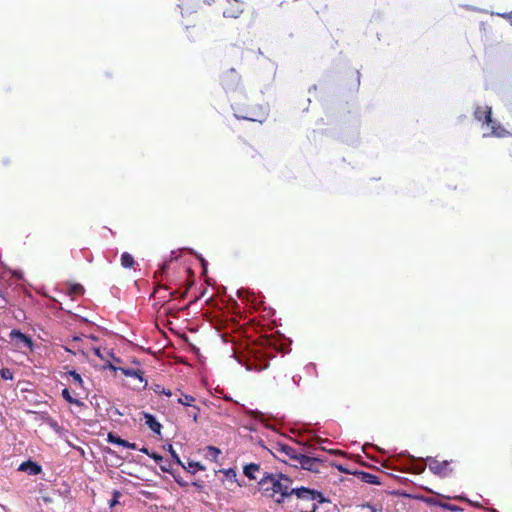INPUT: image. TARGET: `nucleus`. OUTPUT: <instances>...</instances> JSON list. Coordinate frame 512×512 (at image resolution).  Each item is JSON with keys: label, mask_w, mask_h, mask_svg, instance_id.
<instances>
[{"label": "nucleus", "mask_w": 512, "mask_h": 512, "mask_svg": "<svg viewBox=\"0 0 512 512\" xmlns=\"http://www.w3.org/2000/svg\"><path fill=\"white\" fill-rule=\"evenodd\" d=\"M259 484L268 491L270 488L278 496L275 498V502L282 504L285 498L293 495V489L291 487L292 480L283 474H269L264 472L259 478Z\"/></svg>", "instance_id": "f257e3e1"}, {"label": "nucleus", "mask_w": 512, "mask_h": 512, "mask_svg": "<svg viewBox=\"0 0 512 512\" xmlns=\"http://www.w3.org/2000/svg\"><path fill=\"white\" fill-rule=\"evenodd\" d=\"M232 109L234 110V116L237 119L248 120L253 122L262 123L265 121L268 115L267 108L261 105H258L250 109H246L240 106L239 104H232Z\"/></svg>", "instance_id": "f03ea898"}, {"label": "nucleus", "mask_w": 512, "mask_h": 512, "mask_svg": "<svg viewBox=\"0 0 512 512\" xmlns=\"http://www.w3.org/2000/svg\"><path fill=\"white\" fill-rule=\"evenodd\" d=\"M474 116L479 122H482L483 124H486L488 127L491 128L490 135H494L497 137H503L506 135L507 132L505 131V129L502 128L496 121L492 120L491 107L477 106L474 111Z\"/></svg>", "instance_id": "7ed1b4c3"}, {"label": "nucleus", "mask_w": 512, "mask_h": 512, "mask_svg": "<svg viewBox=\"0 0 512 512\" xmlns=\"http://www.w3.org/2000/svg\"><path fill=\"white\" fill-rule=\"evenodd\" d=\"M298 460L293 463L295 467L300 466L302 469L311 471V472H319V467L321 465V460L317 457L308 456L305 452V449L300 454Z\"/></svg>", "instance_id": "20e7f679"}, {"label": "nucleus", "mask_w": 512, "mask_h": 512, "mask_svg": "<svg viewBox=\"0 0 512 512\" xmlns=\"http://www.w3.org/2000/svg\"><path fill=\"white\" fill-rule=\"evenodd\" d=\"M275 449L279 453L280 457H283L282 460L284 462L290 460L293 463H295L298 460L299 456H301L300 454L304 450V447L298 449L289 444L278 443Z\"/></svg>", "instance_id": "39448f33"}, {"label": "nucleus", "mask_w": 512, "mask_h": 512, "mask_svg": "<svg viewBox=\"0 0 512 512\" xmlns=\"http://www.w3.org/2000/svg\"><path fill=\"white\" fill-rule=\"evenodd\" d=\"M240 83V76L235 69L228 70L222 77V85L227 92L236 91Z\"/></svg>", "instance_id": "423d86ee"}, {"label": "nucleus", "mask_w": 512, "mask_h": 512, "mask_svg": "<svg viewBox=\"0 0 512 512\" xmlns=\"http://www.w3.org/2000/svg\"><path fill=\"white\" fill-rule=\"evenodd\" d=\"M429 469L436 475L445 477L448 475V461H438L435 458L427 457L426 459Z\"/></svg>", "instance_id": "0eeeda50"}, {"label": "nucleus", "mask_w": 512, "mask_h": 512, "mask_svg": "<svg viewBox=\"0 0 512 512\" xmlns=\"http://www.w3.org/2000/svg\"><path fill=\"white\" fill-rule=\"evenodd\" d=\"M10 338L15 341L16 345L21 347H27L30 350H33V341L26 334L22 333L20 330L13 329L10 332Z\"/></svg>", "instance_id": "6e6552de"}, {"label": "nucleus", "mask_w": 512, "mask_h": 512, "mask_svg": "<svg viewBox=\"0 0 512 512\" xmlns=\"http://www.w3.org/2000/svg\"><path fill=\"white\" fill-rule=\"evenodd\" d=\"M230 5L227 7L223 16L226 18H238L244 11L242 4L238 0H227Z\"/></svg>", "instance_id": "1a4fd4ad"}, {"label": "nucleus", "mask_w": 512, "mask_h": 512, "mask_svg": "<svg viewBox=\"0 0 512 512\" xmlns=\"http://www.w3.org/2000/svg\"><path fill=\"white\" fill-rule=\"evenodd\" d=\"M18 470L26 472L29 475H38L39 473H41L42 468L36 462L28 460V461H25L22 464H20Z\"/></svg>", "instance_id": "9d476101"}, {"label": "nucleus", "mask_w": 512, "mask_h": 512, "mask_svg": "<svg viewBox=\"0 0 512 512\" xmlns=\"http://www.w3.org/2000/svg\"><path fill=\"white\" fill-rule=\"evenodd\" d=\"M107 440L111 444L123 446L125 448L133 449V450L137 449V446H136L135 443H130V442L120 438L119 436H117V435H115L113 433H109L108 434Z\"/></svg>", "instance_id": "9b49d317"}, {"label": "nucleus", "mask_w": 512, "mask_h": 512, "mask_svg": "<svg viewBox=\"0 0 512 512\" xmlns=\"http://www.w3.org/2000/svg\"><path fill=\"white\" fill-rule=\"evenodd\" d=\"M314 489H309L306 487H299L293 489V495H295L298 499L312 501L313 500Z\"/></svg>", "instance_id": "f8f14e48"}, {"label": "nucleus", "mask_w": 512, "mask_h": 512, "mask_svg": "<svg viewBox=\"0 0 512 512\" xmlns=\"http://www.w3.org/2000/svg\"><path fill=\"white\" fill-rule=\"evenodd\" d=\"M145 424L156 434H160L162 425L160 422L149 413H144Z\"/></svg>", "instance_id": "ddd939ff"}, {"label": "nucleus", "mask_w": 512, "mask_h": 512, "mask_svg": "<svg viewBox=\"0 0 512 512\" xmlns=\"http://www.w3.org/2000/svg\"><path fill=\"white\" fill-rule=\"evenodd\" d=\"M243 473L247 478L251 480H257V473H260V466L255 463H250L244 467Z\"/></svg>", "instance_id": "4468645a"}, {"label": "nucleus", "mask_w": 512, "mask_h": 512, "mask_svg": "<svg viewBox=\"0 0 512 512\" xmlns=\"http://www.w3.org/2000/svg\"><path fill=\"white\" fill-rule=\"evenodd\" d=\"M198 5V0L190 1V0H179L178 7L181 9V11L187 10V11H193L194 8H196ZM183 14V12H181Z\"/></svg>", "instance_id": "2eb2a0df"}, {"label": "nucleus", "mask_w": 512, "mask_h": 512, "mask_svg": "<svg viewBox=\"0 0 512 512\" xmlns=\"http://www.w3.org/2000/svg\"><path fill=\"white\" fill-rule=\"evenodd\" d=\"M195 400V397H193L192 395L184 394L182 392L180 393V396L177 398V402L179 404L187 407L193 406V402H195Z\"/></svg>", "instance_id": "dca6fc26"}, {"label": "nucleus", "mask_w": 512, "mask_h": 512, "mask_svg": "<svg viewBox=\"0 0 512 512\" xmlns=\"http://www.w3.org/2000/svg\"><path fill=\"white\" fill-rule=\"evenodd\" d=\"M123 373L125 376L127 377H133V378H137L139 379L141 382H144L145 383V386L147 385V380H145L142 376V373L141 371L139 370H134V369H124L123 370Z\"/></svg>", "instance_id": "f3484780"}, {"label": "nucleus", "mask_w": 512, "mask_h": 512, "mask_svg": "<svg viewBox=\"0 0 512 512\" xmlns=\"http://www.w3.org/2000/svg\"><path fill=\"white\" fill-rule=\"evenodd\" d=\"M134 263H135L134 258L130 253H128V252L122 253L121 265L124 268H131L134 265Z\"/></svg>", "instance_id": "a211bd4d"}, {"label": "nucleus", "mask_w": 512, "mask_h": 512, "mask_svg": "<svg viewBox=\"0 0 512 512\" xmlns=\"http://www.w3.org/2000/svg\"><path fill=\"white\" fill-rule=\"evenodd\" d=\"M182 467L192 474L196 473L198 470H205V467L202 464L195 461H189L187 466L183 464Z\"/></svg>", "instance_id": "6ab92c4d"}, {"label": "nucleus", "mask_w": 512, "mask_h": 512, "mask_svg": "<svg viewBox=\"0 0 512 512\" xmlns=\"http://www.w3.org/2000/svg\"><path fill=\"white\" fill-rule=\"evenodd\" d=\"M243 411L246 415L250 416L251 418L262 421L263 420V413L258 410H252L249 408H246L244 405H242Z\"/></svg>", "instance_id": "aec40b11"}, {"label": "nucleus", "mask_w": 512, "mask_h": 512, "mask_svg": "<svg viewBox=\"0 0 512 512\" xmlns=\"http://www.w3.org/2000/svg\"><path fill=\"white\" fill-rule=\"evenodd\" d=\"M61 395L70 404H75L77 406L83 405V403L81 401H79L71 396L70 391L67 388L62 390Z\"/></svg>", "instance_id": "412c9836"}, {"label": "nucleus", "mask_w": 512, "mask_h": 512, "mask_svg": "<svg viewBox=\"0 0 512 512\" xmlns=\"http://www.w3.org/2000/svg\"><path fill=\"white\" fill-rule=\"evenodd\" d=\"M220 453H221V451L217 447L208 446L206 457L209 458L210 460L217 461V458Z\"/></svg>", "instance_id": "4be33fe9"}, {"label": "nucleus", "mask_w": 512, "mask_h": 512, "mask_svg": "<svg viewBox=\"0 0 512 512\" xmlns=\"http://www.w3.org/2000/svg\"><path fill=\"white\" fill-rule=\"evenodd\" d=\"M362 479H363V481H365L368 484H373V485L380 484L378 476L371 474V473H363Z\"/></svg>", "instance_id": "5701e85b"}, {"label": "nucleus", "mask_w": 512, "mask_h": 512, "mask_svg": "<svg viewBox=\"0 0 512 512\" xmlns=\"http://www.w3.org/2000/svg\"><path fill=\"white\" fill-rule=\"evenodd\" d=\"M403 455H406V453H403ZM407 457L411 461V463L414 465V471L416 473H422L425 469V466L423 464H418V459H416L414 456H411L407 454Z\"/></svg>", "instance_id": "b1692460"}, {"label": "nucleus", "mask_w": 512, "mask_h": 512, "mask_svg": "<svg viewBox=\"0 0 512 512\" xmlns=\"http://www.w3.org/2000/svg\"><path fill=\"white\" fill-rule=\"evenodd\" d=\"M152 390L156 393V394H164L168 397H171L173 395V393L171 392V390L169 389H165L163 386H161L160 384H155L153 387H152Z\"/></svg>", "instance_id": "393cba45"}, {"label": "nucleus", "mask_w": 512, "mask_h": 512, "mask_svg": "<svg viewBox=\"0 0 512 512\" xmlns=\"http://www.w3.org/2000/svg\"><path fill=\"white\" fill-rule=\"evenodd\" d=\"M68 376L72 377L73 381L79 386L83 387V379L79 373L75 370H71L67 373Z\"/></svg>", "instance_id": "a878e982"}, {"label": "nucleus", "mask_w": 512, "mask_h": 512, "mask_svg": "<svg viewBox=\"0 0 512 512\" xmlns=\"http://www.w3.org/2000/svg\"><path fill=\"white\" fill-rule=\"evenodd\" d=\"M191 409L187 411V415L193 419L194 422L198 421V414L200 411V408L198 406H191Z\"/></svg>", "instance_id": "bb28decb"}, {"label": "nucleus", "mask_w": 512, "mask_h": 512, "mask_svg": "<svg viewBox=\"0 0 512 512\" xmlns=\"http://www.w3.org/2000/svg\"><path fill=\"white\" fill-rule=\"evenodd\" d=\"M168 451H169L171 457L173 458V460L176 462V464L183 466V462L181 461V459H180L179 455L176 453V451L173 449L172 445H169Z\"/></svg>", "instance_id": "cd10ccee"}, {"label": "nucleus", "mask_w": 512, "mask_h": 512, "mask_svg": "<svg viewBox=\"0 0 512 512\" xmlns=\"http://www.w3.org/2000/svg\"><path fill=\"white\" fill-rule=\"evenodd\" d=\"M312 501H316L317 503L322 504V503L327 502V499L324 497V495L321 492L314 490Z\"/></svg>", "instance_id": "c85d7f7f"}, {"label": "nucleus", "mask_w": 512, "mask_h": 512, "mask_svg": "<svg viewBox=\"0 0 512 512\" xmlns=\"http://www.w3.org/2000/svg\"><path fill=\"white\" fill-rule=\"evenodd\" d=\"M80 339H81V338H80L79 336H74V337L72 338V340L69 342V346L65 348V349H66V351H68V352H70V353L75 354V352L73 351V349H74V348H76V343H77L78 341H80Z\"/></svg>", "instance_id": "c756f323"}, {"label": "nucleus", "mask_w": 512, "mask_h": 512, "mask_svg": "<svg viewBox=\"0 0 512 512\" xmlns=\"http://www.w3.org/2000/svg\"><path fill=\"white\" fill-rule=\"evenodd\" d=\"M0 375L4 380H11L13 379V373L9 368H2L0 370Z\"/></svg>", "instance_id": "7c9ffc66"}, {"label": "nucleus", "mask_w": 512, "mask_h": 512, "mask_svg": "<svg viewBox=\"0 0 512 512\" xmlns=\"http://www.w3.org/2000/svg\"><path fill=\"white\" fill-rule=\"evenodd\" d=\"M71 292L74 294H82L84 292V288L80 284H75L72 286Z\"/></svg>", "instance_id": "2f4dec72"}, {"label": "nucleus", "mask_w": 512, "mask_h": 512, "mask_svg": "<svg viewBox=\"0 0 512 512\" xmlns=\"http://www.w3.org/2000/svg\"><path fill=\"white\" fill-rule=\"evenodd\" d=\"M169 262L170 261L163 262L160 265L159 270L157 271V273L164 274L166 272V270L168 269V267H169Z\"/></svg>", "instance_id": "473e14b6"}, {"label": "nucleus", "mask_w": 512, "mask_h": 512, "mask_svg": "<svg viewBox=\"0 0 512 512\" xmlns=\"http://www.w3.org/2000/svg\"><path fill=\"white\" fill-rule=\"evenodd\" d=\"M150 457H151L152 459H154V461H155L156 463H160V462H162V461H163V457H162L161 455L157 454V453H154V452L150 454Z\"/></svg>", "instance_id": "72a5a7b5"}, {"label": "nucleus", "mask_w": 512, "mask_h": 512, "mask_svg": "<svg viewBox=\"0 0 512 512\" xmlns=\"http://www.w3.org/2000/svg\"><path fill=\"white\" fill-rule=\"evenodd\" d=\"M440 506L447 510H460L458 507L452 506L451 504L448 503H441Z\"/></svg>", "instance_id": "f704fd0d"}, {"label": "nucleus", "mask_w": 512, "mask_h": 512, "mask_svg": "<svg viewBox=\"0 0 512 512\" xmlns=\"http://www.w3.org/2000/svg\"><path fill=\"white\" fill-rule=\"evenodd\" d=\"M174 479L175 481L177 482V484H179L180 486L182 487H186L188 485V483L186 481H184L182 478L180 477H176L174 476Z\"/></svg>", "instance_id": "c9c22d12"}, {"label": "nucleus", "mask_w": 512, "mask_h": 512, "mask_svg": "<svg viewBox=\"0 0 512 512\" xmlns=\"http://www.w3.org/2000/svg\"><path fill=\"white\" fill-rule=\"evenodd\" d=\"M498 15L509 20L512 23V12L498 14Z\"/></svg>", "instance_id": "e433bc0d"}, {"label": "nucleus", "mask_w": 512, "mask_h": 512, "mask_svg": "<svg viewBox=\"0 0 512 512\" xmlns=\"http://www.w3.org/2000/svg\"><path fill=\"white\" fill-rule=\"evenodd\" d=\"M307 371H314L316 372V365L314 363H309L306 367Z\"/></svg>", "instance_id": "4c0bfd02"}, {"label": "nucleus", "mask_w": 512, "mask_h": 512, "mask_svg": "<svg viewBox=\"0 0 512 512\" xmlns=\"http://www.w3.org/2000/svg\"><path fill=\"white\" fill-rule=\"evenodd\" d=\"M292 380H293V382H294L296 385H298V384H299V382H300V380H301V376H300V375H295V376H293V377H292Z\"/></svg>", "instance_id": "58836bf2"}, {"label": "nucleus", "mask_w": 512, "mask_h": 512, "mask_svg": "<svg viewBox=\"0 0 512 512\" xmlns=\"http://www.w3.org/2000/svg\"><path fill=\"white\" fill-rule=\"evenodd\" d=\"M317 509H318L317 503H313L312 509L310 511H301V512H316Z\"/></svg>", "instance_id": "ea45409f"}, {"label": "nucleus", "mask_w": 512, "mask_h": 512, "mask_svg": "<svg viewBox=\"0 0 512 512\" xmlns=\"http://www.w3.org/2000/svg\"><path fill=\"white\" fill-rule=\"evenodd\" d=\"M245 292H246V290H245V289H243V288H242V289H239V290L237 291V295H238V297H242V296L244 295V293H245Z\"/></svg>", "instance_id": "a19ab883"}, {"label": "nucleus", "mask_w": 512, "mask_h": 512, "mask_svg": "<svg viewBox=\"0 0 512 512\" xmlns=\"http://www.w3.org/2000/svg\"><path fill=\"white\" fill-rule=\"evenodd\" d=\"M199 259L202 262L203 269L206 271V261L200 256Z\"/></svg>", "instance_id": "79ce46f5"}, {"label": "nucleus", "mask_w": 512, "mask_h": 512, "mask_svg": "<svg viewBox=\"0 0 512 512\" xmlns=\"http://www.w3.org/2000/svg\"><path fill=\"white\" fill-rule=\"evenodd\" d=\"M140 451L147 454L148 456H150V454H151V453H149L148 449L145 447L141 448Z\"/></svg>", "instance_id": "37998d69"}, {"label": "nucleus", "mask_w": 512, "mask_h": 512, "mask_svg": "<svg viewBox=\"0 0 512 512\" xmlns=\"http://www.w3.org/2000/svg\"><path fill=\"white\" fill-rule=\"evenodd\" d=\"M13 276L17 277V278H21L22 277V274L20 272H14L13 273Z\"/></svg>", "instance_id": "c03bdc74"}, {"label": "nucleus", "mask_w": 512, "mask_h": 512, "mask_svg": "<svg viewBox=\"0 0 512 512\" xmlns=\"http://www.w3.org/2000/svg\"><path fill=\"white\" fill-rule=\"evenodd\" d=\"M161 470L164 472H169V469L167 468V465L161 466Z\"/></svg>", "instance_id": "a18cd8bd"}, {"label": "nucleus", "mask_w": 512, "mask_h": 512, "mask_svg": "<svg viewBox=\"0 0 512 512\" xmlns=\"http://www.w3.org/2000/svg\"><path fill=\"white\" fill-rule=\"evenodd\" d=\"M368 507L371 509V512H377V510L374 506L368 505Z\"/></svg>", "instance_id": "49530a36"}, {"label": "nucleus", "mask_w": 512, "mask_h": 512, "mask_svg": "<svg viewBox=\"0 0 512 512\" xmlns=\"http://www.w3.org/2000/svg\"><path fill=\"white\" fill-rule=\"evenodd\" d=\"M0 304H2V305H0V307H5L6 300H5V299H3V301H0Z\"/></svg>", "instance_id": "de8ad7c7"}, {"label": "nucleus", "mask_w": 512, "mask_h": 512, "mask_svg": "<svg viewBox=\"0 0 512 512\" xmlns=\"http://www.w3.org/2000/svg\"><path fill=\"white\" fill-rule=\"evenodd\" d=\"M0 304H2V305H0V307H5L6 300H5V299H3V301H0Z\"/></svg>", "instance_id": "09e8293b"}, {"label": "nucleus", "mask_w": 512, "mask_h": 512, "mask_svg": "<svg viewBox=\"0 0 512 512\" xmlns=\"http://www.w3.org/2000/svg\"><path fill=\"white\" fill-rule=\"evenodd\" d=\"M193 485H194V486H196V487H198V488H202V485H201V484H199V483H197V482H194V483H193Z\"/></svg>", "instance_id": "8fccbe9b"}, {"label": "nucleus", "mask_w": 512, "mask_h": 512, "mask_svg": "<svg viewBox=\"0 0 512 512\" xmlns=\"http://www.w3.org/2000/svg\"><path fill=\"white\" fill-rule=\"evenodd\" d=\"M248 428H249L250 430H252V431L256 430V429L253 427V425H252V424H251Z\"/></svg>", "instance_id": "3c124183"}, {"label": "nucleus", "mask_w": 512, "mask_h": 512, "mask_svg": "<svg viewBox=\"0 0 512 512\" xmlns=\"http://www.w3.org/2000/svg\"><path fill=\"white\" fill-rule=\"evenodd\" d=\"M116 503V500H112L111 506H113Z\"/></svg>", "instance_id": "603ef678"}, {"label": "nucleus", "mask_w": 512, "mask_h": 512, "mask_svg": "<svg viewBox=\"0 0 512 512\" xmlns=\"http://www.w3.org/2000/svg\"><path fill=\"white\" fill-rule=\"evenodd\" d=\"M224 399H225V400H227V401H228V400H231V398H230V397H227V396H225V398H224Z\"/></svg>", "instance_id": "864d4df0"}, {"label": "nucleus", "mask_w": 512, "mask_h": 512, "mask_svg": "<svg viewBox=\"0 0 512 512\" xmlns=\"http://www.w3.org/2000/svg\"><path fill=\"white\" fill-rule=\"evenodd\" d=\"M491 512H498L496 509H492Z\"/></svg>", "instance_id": "5fc2aeb1"}]
</instances>
